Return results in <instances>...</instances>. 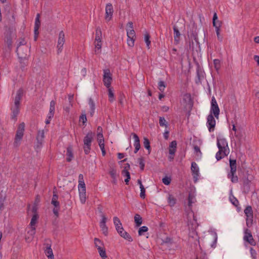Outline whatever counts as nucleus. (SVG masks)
<instances>
[{
    "instance_id": "nucleus-55",
    "label": "nucleus",
    "mask_w": 259,
    "mask_h": 259,
    "mask_svg": "<svg viewBox=\"0 0 259 259\" xmlns=\"http://www.w3.org/2000/svg\"><path fill=\"white\" fill-rule=\"evenodd\" d=\"M87 117L85 114H82L79 117V121L82 122L84 124L87 122Z\"/></svg>"
},
{
    "instance_id": "nucleus-54",
    "label": "nucleus",
    "mask_w": 259,
    "mask_h": 259,
    "mask_svg": "<svg viewBox=\"0 0 259 259\" xmlns=\"http://www.w3.org/2000/svg\"><path fill=\"white\" fill-rule=\"evenodd\" d=\"M230 199L231 202L234 205L237 206L239 204L238 200L234 196L230 197Z\"/></svg>"
},
{
    "instance_id": "nucleus-5",
    "label": "nucleus",
    "mask_w": 259,
    "mask_h": 259,
    "mask_svg": "<svg viewBox=\"0 0 259 259\" xmlns=\"http://www.w3.org/2000/svg\"><path fill=\"white\" fill-rule=\"evenodd\" d=\"M246 216V226L250 228L251 227L253 222V211L251 206H247L244 210Z\"/></svg>"
},
{
    "instance_id": "nucleus-31",
    "label": "nucleus",
    "mask_w": 259,
    "mask_h": 259,
    "mask_svg": "<svg viewBox=\"0 0 259 259\" xmlns=\"http://www.w3.org/2000/svg\"><path fill=\"white\" fill-rule=\"evenodd\" d=\"M95 53L96 54H99L101 52L102 42L101 41H95Z\"/></svg>"
},
{
    "instance_id": "nucleus-53",
    "label": "nucleus",
    "mask_w": 259,
    "mask_h": 259,
    "mask_svg": "<svg viewBox=\"0 0 259 259\" xmlns=\"http://www.w3.org/2000/svg\"><path fill=\"white\" fill-rule=\"evenodd\" d=\"M171 182V179L167 177H165L162 179V182L164 184L166 185H168L170 184Z\"/></svg>"
},
{
    "instance_id": "nucleus-16",
    "label": "nucleus",
    "mask_w": 259,
    "mask_h": 259,
    "mask_svg": "<svg viewBox=\"0 0 259 259\" xmlns=\"http://www.w3.org/2000/svg\"><path fill=\"white\" fill-rule=\"evenodd\" d=\"M107 222V218L104 215H102V220L100 223V227L101 229V231H102V233L105 236L108 235V227H107L106 225V223Z\"/></svg>"
},
{
    "instance_id": "nucleus-8",
    "label": "nucleus",
    "mask_w": 259,
    "mask_h": 259,
    "mask_svg": "<svg viewBox=\"0 0 259 259\" xmlns=\"http://www.w3.org/2000/svg\"><path fill=\"white\" fill-rule=\"evenodd\" d=\"M243 240L251 245H256V241L253 239L250 230L248 229H245L244 230Z\"/></svg>"
},
{
    "instance_id": "nucleus-36",
    "label": "nucleus",
    "mask_w": 259,
    "mask_h": 259,
    "mask_svg": "<svg viewBox=\"0 0 259 259\" xmlns=\"http://www.w3.org/2000/svg\"><path fill=\"white\" fill-rule=\"evenodd\" d=\"M102 40V31L100 28L98 27L96 31L95 41H101Z\"/></svg>"
},
{
    "instance_id": "nucleus-9",
    "label": "nucleus",
    "mask_w": 259,
    "mask_h": 259,
    "mask_svg": "<svg viewBox=\"0 0 259 259\" xmlns=\"http://www.w3.org/2000/svg\"><path fill=\"white\" fill-rule=\"evenodd\" d=\"M44 252L48 259H54V254L51 248V241L49 239L46 240L44 243Z\"/></svg>"
},
{
    "instance_id": "nucleus-46",
    "label": "nucleus",
    "mask_w": 259,
    "mask_h": 259,
    "mask_svg": "<svg viewBox=\"0 0 259 259\" xmlns=\"http://www.w3.org/2000/svg\"><path fill=\"white\" fill-rule=\"evenodd\" d=\"M213 64L215 69L218 70L221 67V62L219 59H214L213 60Z\"/></svg>"
},
{
    "instance_id": "nucleus-40",
    "label": "nucleus",
    "mask_w": 259,
    "mask_h": 259,
    "mask_svg": "<svg viewBox=\"0 0 259 259\" xmlns=\"http://www.w3.org/2000/svg\"><path fill=\"white\" fill-rule=\"evenodd\" d=\"M150 35L148 33H146L144 36V40L146 44L147 47L148 49H150V45H151V41L150 40Z\"/></svg>"
},
{
    "instance_id": "nucleus-49",
    "label": "nucleus",
    "mask_w": 259,
    "mask_h": 259,
    "mask_svg": "<svg viewBox=\"0 0 259 259\" xmlns=\"http://www.w3.org/2000/svg\"><path fill=\"white\" fill-rule=\"evenodd\" d=\"M165 88V85L164 82L163 81H160L158 82V89L161 92H163L164 91Z\"/></svg>"
},
{
    "instance_id": "nucleus-63",
    "label": "nucleus",
    "mask_w": 259,
    "mask_h": 259,
    "mask_svg": "<svg viewBox=\"0 0 259 259\" xmlns=\"http://www.w3.org/2000/svg\"><path fill=\"white\" fill-rule=\"evenodd\" d=\"M58 195L57 194L55 193V192H54L52 201H58Z\"/></svg>"
},
{
    "instance_id": "nucleus-39",
    "label": "nucleus",
    "mask_w": 259,
    "mask_h": 259,
    "mask_svg": "<svg viewBox=\"0 0 259 259\" xmlns=\"http://www.w3.org/2000/svg\"><path fill=\"white\" fill-rule=\"evenodd\" d=\"M136 37H127V44L130 47H133L134 46L135 40Z\"/></svg>"
},
{
    "instance_id": "nucleus-25",
    "label": "nucleus",
    "mask_w": 259,
    "mask_h": 259,
    "mask_svg": "<svg viewBox=\"0 0 259 259\" xmlns=\"http://www.w3.org/2000/svg\"><path fill=\"white\" fill-rule=\"evenodd\" d=\"M67 158L66 160L68 162H70L73 158V149L71 146H69L67 148Z\"/></svg>"
},
{
    "instance_id": "nucleus-7",
    "label": "nucleus",
    "mask_w": 259,
    "mask_h": 259,
    "mask_svg": "<svg viewBox=\"0 0 259 259\" xmlns=\"http://www.w3.org/2000/svg\"><path fill=\"white\" fill-rule=\"evenodd\" d=\"M103 81L104 85L106 88L111 87V83L112 80V74L109 69H105L103 70Z\"/></svg>"
},
{
    "instance_id": "nucleus-35",
    "label": "nucleus",
    "mask_w": 259,
    "mask_h": 259,
    "mask_svg": "<svg viewBox=\"0 0 259 259\" xmlns=\"http://www.w3.org/2000/svg\"><path fill=\"white\" fill-rule=\"evenodd\" d=\"M108 89V97H109V101L110 102H113L114 100V95L112 90V88L111 87L107 88Z\"/></svg>"
},
{
    "instance_id": "nucleus-11",
    "label": "nucleus",
    "mask_w": 259,
    "mask_h": 259,
    "mask_svg": "<svg viewBox=\"0 0 259 259\" xmlns=\"http://www.w3.org/2000/svg\"><path fill=\"white\" fill-rule=\"evenodd\" d=\"M25 129V123L22 122L20 123L18 127L16 136L15 143L17 144L18 142L21 140L24 135V132Z\"/></svg>"
},
{
    "instance_id": "nucleus-57",
    "label": "nucleus",
    "mask_w": 259,
    "mask_h": 259,
    "mask_svg": "<svg viewBox=\"0 0 259 259\" xmlns=\"http://www.w3.org/2000/svg\"><path fill=\"white\" fill-rule=\"evenodd\" d=\"M234 136L239 141L241 140L242 138V134L241 132H237L235 133Z\"/></svg>"
},
{
    "instance_id": "nucleus-3",
    "label": "nucleus",
    "mask_w": 259,
    "mask_h": 259,
    "mask_svg": "<svg viewBox=\"0 0 259 259\" xmlns=\"http://www.w3.org/2000/svg\"><path fill=\"white\" fill-rule=\"evenodd\" d=\"M230 171L228 174V178L230 179L232 183H236L238 181V177L235 175L236 172V160L230 159Z\"/></svg>"
},
{
    "instance_id": "nucleus-13",
    "label": "nucleus",
    "mask_w": 259,
    "mask_h": 259,
    "mask_svg": "<svg viewBox=\"0 0 259 259\" xmlns=\"http://www.w3.org/2000/svg\"><path fill=\"white\" fill-rule=\"evenodd\" d=\"M192 219L188 220L187 225L189 230H192V234H193L192 237H194V235H196V233L195 231L197 227V224L196 220L195 219L194 214H192Z\"/></svg>"
},
{
    "instance_id": "nucleus-32",
    "label": "nucleus",
    "mask_w": 259,
    "mask_h": 259,
    "mask_svg": "<svg viewBox=\"0 0 259 259\" xmlns=\"http://www.w3.org/2000/svg\"><path fill=\"white\" fill-rule=\"evenodd\" d=\"M134 221L137 227H139L142 225L143 222L142 218L139 214H136L134 217Z\"/></svg>"
},
{
    "instance_id": "nucleus-10",
    "label": "nucleus",
    "mask_w": 259,
    "mask_h": 259,
    "mask_svg": "<svg viewBox=\"0 0 259 259\" xmlns=\"http://www.w3.org/2000/svg\"><path fill=\"white\" fill-rule=\"evenodd\" d=\"M65 42V34L63 31H61L59 33L58 39L57 41V54H59L62 52L64 44Z\"/></svg>"
},
{
    "instance_id": "nucleus-17",
    "label": "nucleus",
    "mask_w": 259,
    "mask_h": 259,
    "mask_svg": "<svg viewBox=\"0 0 259 259\" xmlns=\"http://www.w3.org/2000/svg\"><path fill=\"white\" fill-rule=\"evenodd\" d=\"M40 15L39 14H37L35 20V25L34 28V40H36L37 38V35L38 34V29L40 26Z\"/></svg>"
},
{
    "instance_id": "nucleus-38",
    "label": "nucleus",
    "mask_w": 259,
    "mask_h": 259,
    "mask_svg": "<svg viewBox=\"0 0 259 259\" xmlns=\"http://www.w3.org/2000/svg\"><path fill=\"white\" fill-rule=\"evenodd\" d=\"M98 252L99 253L100 256L103 259H106L107 258V256L106 255V250H105V248H104V247H103L102 248H100V249H98Z\"/></svg>"
},
{
    "instance_id": "nucleus-12",
    "label": "nucleus",
    "mask_w": 259,
    "mask_h": 259,
    "mask_svg": "<svg viewBox=\"0 0 259 259\" xmlns=\"http://www.w3.org/2000/svg\"><path fill=\"white\" fill-rule=\"evenodd\" d=\"M213 116L209 114L207 118L206 125L209 132H212L214 130L216 121Z\"/></svg>"
},
{
    "instance_id": "nucleus-2",
    "label": "nucleus",
    "mask_w": 259,
    "mask_h": 259,
    "mask_svg": "<svg viewBox=\"0 0 259 259\" xmlns=\"http://www.w3.org/2000/svg\"><path fill=\"white\" fill-rule=\"evenodd\" d=\"M23 94L22 89H19L17 91L16 95L14 99V105L11 107L12 118L14 120L16 119V117L20 111V101Z\"/></svg>"
},
{
    "instance_id": "nucleus-47",
    "label": "nucleus",
    "mask_w": 259,
    "mask_h": 259,
    "mask_svg": "<svg viewBox=\"0 0 259 259\" xmlns=\"http://www.w3.org/2000/svg\"><path fill=\"white\" fill-rule=\"evenodd\" d=\"M220 27H221V26H216L214 27L215 28V31H216L218 39L220 41H222L223 37L220 35Z\"/></svg>"
},
{
    "instance_id": "nucleus-28",
    "label": "nucleus",
    "mask_w": 259,
    "mask_h": 259,
    "mask_svg": "<svg viewBox=\"0 0 259 259\" xmlns=\"http://www.w3.org/2000/svg\"><path fill=\"white\" fill-rule=\"evenodd\" d=\"M177 199L175 196L171 194H168L167 198V203L170 207L174 206L176 203Z\"/></svg>"
},
{
    "instance_id": "nucleus-33",
    "label": "nucleus",
    "mask_w": 259,
    "mask_h": 259,
    "mask_svg": "<svg viewBox=\"0 0 259 259\" xmlns=\"http://www.w3.org/2000/svg\"><path fill=\"white\" fill-rule=\"evenodd\" d=\"M79 194L81 203L84 204L86 201V191H79Z\"/></svg>"
},
{
    "instance_id": "nucleus-45",
    "label": "nucleus",
    "mask_w": 259,
    "mask_h": 259,
    "mask_svg": "<svg viewBox=\"0 0 259 259\" xmlns=\"http://www.w3.org/2000/svg\"><path fill=\"white\" fill-rule=\"evenodd\" d=\"M126 34L127 37H136V33L134 29H126Z\"/></svg>"
},
{
    "instance_id": "nucleus-50",
    "label": "nucleus",
    "mask_w": 259,
    "mask_h": 259,
    "mask_svg": "<svg viewBox=\"0 0 259 259\" xmlns=\"http://www.w3.org/2000/svg\"><path fill=\"white\" fill-rule=\"evenodd\" d=\"M109 174L113 180L116 181V170L115 169H111L109 171Z\"/></svg>"
},
{
    "instance_id": "nucleus-29",
    "label": "nucleus",
    "mask_w": 259,
    "mask_h": 259,
    "mask_svg": "<svg viewBox=\"0 0 259 259\" xmlns=\"http://www.w3.org/2000/svg\"><path fill=\"white\" fill-rule=\"evenodd\" d=\"M26 43V42L25 40H24V39L22 38L21 39L20 41L19 42L18 45V47L17 48L16 52H17V55H18V56H19V58H25V56L21 54V53L20 52V49L19 48V47L21 46L25 45Z\"/></svg>"
},
{
    "instance_id": "nucleus-24",
    "label": "nucleus",
    "mask_w": 259,
    "mask_h": 259,
    "mask_svg": "<svg viewBox=\"0 0 259 259\" xmlns=\"http://www.w3.org/2000/svg\"><path fill=\"white\" fill-rule=\"evenodd\" d=\"M56 102L52 100L50 102L49 112L48 115H49V117H53L55 113Z\"/></svg>"
},
{
    "instance_id": "nucleus-48",
    "label": "nucleus",
    "mask_w": 259,
    "mask_h": 259,
    "mask_svg": "<svg viewBox=\"0 0 259 259\" xmlns=\"http://www.w3.org/2000/svg\"><path fill=\"white\" fill-rule=\"evenodd\" d=\"M78 191H86L85 185L84 182H78Z\"/></svg>"
},
{
    "instance_id": "nucleus-51",
    "label": "nucleus",
    "mask_w": 259,
    "mask_h": 259,
    "mask_svg": "<svg viewBox=\"0 0 259 259\" xmlns=\"http://www.w3.org/2000/svg\"><path fill=\"white\" fill-rule=\"evenodd\" d=\"M138 162L140 165V168L142 170H143L145 167V163L144 159L142 157L138 158Z\"/></svg>"
},
{
    "instance_id": "nucleus-56",
    "label": "nucleus",
    "mask_w": 259,
    "mask_h": 259,
    "mask_svg": "<svg viewBox=\"0 0 259 259\" xmlns=\"http://www.w3.org/2000/svg\"><path fill=\"white\" fill-rule=\"evenodd\" d=\"M159 123L161 126H165L166 125V120H165V118L163 117H160Z\"/></svg>"
},
{
    "instance_id": "nucleus-44",
    "label": "nucleus",
    "mask_w": 259,
    "mask_h": 259,
    "mask_svg": "<svg viewBox=\"0 0 259 259\" xmlns=\"http://www.w3.org/2000/svg\"><path fill=\"white\" fill-rule=\"evenodd\" d=\"M148 228L146 226H142L139 228L138 231L139 235L141 236L143 235L144 232L148 231Z\"/></svg>"
},
{
    "instance_id": "nucleus-1",
    "label": "nucleus",
    "mask_w": 259,
    "mask_h": 259,
    "mask_svg": "<svg viewBox=\"0 0 259 259\" xmlns=\"http://www.w3.org/2000/svg\"><path fill=\"white\" fill-rule=\"evenodd\" d=\"M217 146L219 149L215 157L218 160L227 156L230 153V149L227 140L223 137H217Z\"/></svg>"
},
{
    "instance_id": "nucleus-14",
    "label": "nucleus",
    "mask_w": 259,
    "mask_h": 259,
    "mask_svg": "<svg viewBox=\"0 0 259 259\" xmlns=\"http://www.w3.org/2000/svg\"><path fill=\"white\" fill-rule=\"evenodd\" d=\"M191 170L192 171V176L193 177L194 181L195 182H196L199 176V169L198 166V165L196 162H192Z\"/></svg>"
},
{
    "instance_id": "nucleus-59",
    "label": "nucleus",
    "mask_w": 259,
    "mask_h": 259,
    "mask_svg": "<svg viewBox=\"0 0 259 259\" xmlns=\"http://www.w3.org/2000/svg\"><path fill=\"white\" fill-rule=\"evenodd\" d=\"M27 233L32 237L35 233V227H31V230Z\"/></svg>"
},
{
    "instance_id": "nucleus-61",
    "label": "nucleus",
    "mask_w": 259,
    "mask_h": 259,
    "mask_svg": "<svg viewBox=\"0 0 259 259\" xmlns=\"http://www.w3.org/2000/svg\"><path fill=\"white\" fill-rule=\"evenodd\" d=\"M194 150L195 153L197 155L201 154L200 148L198 146H195L194 147Z\"/></svg>"
},
{
    "instance_id": "nucleus-64",
    "label": "nucleus",
    "mask_w": 259,
    "mask_h": 259,
    "mask_svg": "<svg viewBox=\"0 0 259 259\" xmlns=\"http://www.w3.org/2000/svg\"><path fill=\"white\" fill-rule=\"evenodd\" d=\"M253 59L257 63V65L259 66V56L254 55L253 57Z\"/></svg>"
},
{
    "instance_id": "nucleus-18",
    "label": "nucleus",
    "mask_w": 259,
    "mask_h": 259,
    "mask_svg": "<svg viewBox=\"0 0 259 259\" xmlns=\"http://www.w3.org/2000/svg\"><path fill=\"white\" fill-rule=\"evenodd\" d=\"M132 135L133 136V139L134 140V146L135 147L134 153H136L138 152V151L139 150V149H140V147H141L140 143V139H139V138L138 136V135L137 134H136L135 133H132Z\"/></svg>"
},
{
    "instance_id": "nucleus-27",
    "label": "nucleus",
    "mask_w": 259,
    "mask_h": 259,
    "mask_svg": "<svg viewBox=\"0 0 259 259\" xmlns=\"http://www.w3.org/2000/svg\"><path fill=\"white\" fill-rule=\"evenodd\" d=\"M121 174L123 176L125 177V178H126L124 180V181H125L126 184L127 185L129 182V181L131 179V177H130V174L129 171H128L127 169H126V167H124V169L122 170Z\"/></svg>"
},
{
    "instance_id": "nucleus-22",
    "label": "nucleus",
    "mask_w": 259,
    "mask_h": 259,
    "mask_svg": "<svg viewBox=\"0 0 259 259\" xmlns=\"http://www.w3.org/2000/svg\"><path fill=\"white\" fill-rule=\"evenodd\" d=\"M118 233L121 236V237H123L128 241L132 242L133 241V239L130 235L127 232L124 231L123 228L120 231H118Z\"/></svg>"
},
{
    "instance_id": "nucleus-42",
    "label": "nucleus",
    "mask_w": 259,
    "mask_h": 259,
    "mask_svg": "<svg viewBox=\"0 0 259 259\" xmlns=\"http://www.w3.org/2000/svg\"><path fill=\"white\" fill-rule=\"evenodd\" d=\"M218 20V16L216 13H214L213 16L212 23L213 26L216 27L218 26H221V22H219V24H217V20Z\"/></svg>"
},
{
    "instance_id": "nucleus-23",
    "label": "nucleus",
    "mask_w": 259,
    "mask_h": 259,
    "mask_svg": "<svg viewBox=\"0 0 259 259\" xmlns=\"http://www.w3.org/2000/svg\"><path fill=\"white\" fill-rule=\"evenodd\" d=\"M113 223L114 225L115 226L116 230L117 231V232H118V231H119L123 229L122 224L119 218H117V217H114L113 218Z\"/></svg>"
},
{
    "instance_id": "nucleus-4",
    "label": "nucleus",
    "mask_w": 259,
    "mask_h": 259,
    "mask_svg": "<svg viewBox=\"0 0 259 259\" xmlns=\"http://www.w3.org/2000/svg\"><path fill=\"white\" fill-rule=\"evenodd\" d=\"M93 137V133L89 132L83 139V149L85 154H88L90 152Z\"/></svg>"
},
{
    "instance_id": "nucleus-6",
    "label": "nucleus",
    "mask_w": 259,
    "mask_h": 259,
    "mask_svg": "<svg viewBox=\"0 0 259 259\" xmlns=\"http://www.w3.org/2000/svg\"><path fill=\"white\" fill-rule=\"evenodd\" d=\"M218 119L220 114V109L218 105L217 100L214 97H212L211 101V107L210 110V114Z\"/></svg>"
},
{
    "instance_id": "nucleus-20",
    "label": "nucleus",
    "mask_w": 259,
    "mask_h": 259,
    "mask_svg": "<svg viewBox=\"0 0 259 259\" xmlns=\"http://www.w3.org/2000/svg\"><path fill=\"white\" fill-rule=\"evenodd\" d=\"M32 211L34 212V214L31 218L30 226V227H35L39 217L38 215L36 213V208L35 206L33 207Z\"/></svg>"
},
{
    "instance_id": "nucleus-52",
    "label": "nucleus",
    "mask_w": 259,
    "mask_h": 259,
    "mask_svg": "<svg viewBox=\"0 0 259 259\" xmlns=\"http://www.w3.org/2000/svg\"><path fill=\"white\" fill-rule=\"evenodd\" d=\"M250 253L252 259H256V251L252 247L250 248Z\"/></svg>"
},
{
    "instance_id": "nucleus-19",
    "label": "nucleus",
    "mask_w": 259,
    "mask_h": 259,
    "mask_svg": "<svg viewBox=\"0 0 259 259\" xmlns=\"http://www.w3.org/2000/svg\"><path fill=\"white\" fill-rule=\"evenodd\" d=\"M45 138V133L43 130L39 131L37 133V135L36 137L37 140V147H40L41 146L42 144L44 141V139Z\"/></svg>"
},
{
    "instance_id": "nucleus-21",
    "label": "nucleus",
    "mask_w": 259,
    "mask_h": 259,
    "mask_svg": "<svg viewBox=\"0 0 259 259\" xmlns=\"http://www.w3.org/2000/svg\"><path fill=\"white\" fill-rule=\"evenodd\" d=\"M177 143L176 141H172L169 146L168 152L169 155H175L177 150Z\"/></svg>"
},
{
    "instance_id": "nucleus-26",
    "label": "nucleus",
    "mask_w": 259,
    "mask_h": 259,
    "mask_svg": "<svg viewBox=\"0 0 259 259\" xmlns=\"http://www.w3.org/2000/svg\"><path fill=\"white\" fill-rule=\"evenodd\" d=\"M174 40H175V42L178 44L179 42V38H180V33L179 31V29L176 26H175L174 27Z\"/></svg>"
},
{
    "instance_id": "nucleus-41",
    "label": "nucleus",
    "mask_w": 259,
    "mask_h": 259,
    "mask_svg": "<svg viewBox=\"0 0 259 259\" xmlns=\"http://www.w3.org/2000/svg\"><path fill=\"white\" fill-rule=\"evenodd\" d=\"M144 147L149 150V153H150V142L149 141V140L146 138H144Z\"/></svg>"
},
{
    "instance_id": "nucleus-43",
    "label": "nucleus",
    "mask_w": 259,
    "mask_h": 259,
    "mask_svg": "<svg viewBox=\"0 0 259 259\" xmlns=\"http://www.w3.org/2000/svg\"><path fill=\"white\" fill-rule=\"evenodd\" d=\"M183 101L185 103L190 102L191 101V95L189 94H186L184 95Z\"/></svg>"
},
{
    "instance_id": "nucleus-30",
    "label": "nucleus",
    "mask_w": 259,
    "mask_h": 259,
    "mask_svg": "<svg viewBox=\"0 0 259 259\" xmlns=\"http://www.w3.org/2000/svg\"><path fill=\"white\" fill-rule=\"evenodd\" d=\"M89 105L90 107V114L91 116H93L95 110V104L92 99L90 98L89 100Z\"/></svg>"
},
{
    "instance_id": "nucleus-37",
    "label": "nucleus",
    "mask_w": 259,
    "mask_h": 259,
    "mask_svg": "<svg viewBox=\"0 0 259 259\" xmlns=\"http://www.w3.org/2000/svg\"><path fill=\"white\" fill-rule=\"evenodd\" d=\"M94 243L97 249H100V248H102L104 247V244L103 242L98 238H95L94 239Z\"/></svg>"
},
{
    "instance_id": "nucleus-60",
    "label": "nucleus",
    "mask_w": 259,
    "mask_h": 259,
    "mask_svg": "<svg viewBox=\"0 0 259 259\" xmlns=\"http://www.w3.org/2000/svg\"><path fill=\"white\" fill-rule=\"evenodd\" d=\"M197 76L198 77V80H196V82L197 83L198 82H200V80L201 79V78L203 77V74H202V72H199V71H197Z\"/></svg>"
},
{
    "instance_id": "nucleus-34",
    "label": "nucleus",
    "mask_w": 259,
    "mask_h": 259,
    "mask_svg": "<svg viewBox=\"0 0 259 259\" xmlns=\"http://www.w3.org/2000/svg\"><path fill=\"white\" fill-rule=\"evenodd\" d=\"M196 202V199L195 196L192 194L190 193L188 196V206L189 207H191L192 204Z\"/></svg>"
},
{
    "instance_id": "nucleus-58",
    "label": "nucleus",
    "mask_w": 259,
    "mask_h": 259,
    "mask_svg": "<svg viewBox=\"0 0 259 259\" xmlns=\"http://www.w3.org/2000/svg\"><path fill=\"white\" fill-rule=\"evenodd\" d=\"M141 192H140V197L142 198H145V189L144 187V186H142L141 188H140Z\"/></svg>"
},
{
    "instance_id": "nucleus-62",
    "label": "nucleus",
    "mask_w": 259,
    "mask_h": 259,
    "mask_svg": "<svg viewBox=\"0 0 259 259\" xmlns=\"http://www.w3.org/2000/svg\"><path fill=\"white\" fill-rule=\"evenodd\" d=\"M52 204L56 208L60 207V204L59 202L58 201H54L51 202Z\"/></svg>"
},
{
    "instance_id": "nucleus-15",
    "label": "nucleus",
    "mask_w": 259,
    "mask_h": 259,
    "mask_svg": "<svg viewBox=\"0 0 259 259\" xmlns=\"http://www.w3.org/2000/svg\"><path fill=\"white\" fill-rule=\"evenodd\" d=\"M113 9L111 4L109 3L106 5L105 8V20L107 21H110L112 17Z\"/></svg>"
}]
</instances>
